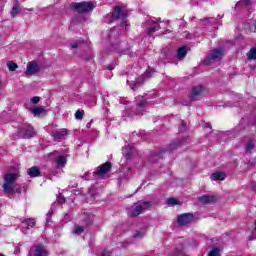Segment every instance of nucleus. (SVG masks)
<instances>
[{
	"mask_svg": "<svg viewBox=\"0 0 256 256\" xmlns=\"http://www.w3.org/2000/svg\"><path fill=\"white\" fill-rule=\"evenodd\" d=\"M187 142V138H183L182 140H176L172 142L168 149H157L150 153L149 161L150 163H157L159 159H163L165 155H169L170 151H175L177 147H183L185 143Z\"/></svg>",
	"mask_w": 256,
	"mask_h": 256,
	"instance_id": "f257e3e1",
	"label": "nucleus"
},
{
	"mask_svg": "<svg viewBox=\"0 0 256 256\" xmlns=\"http://www.w3.org/2000/svg\"><path fill=\"white\" fill-rule=\"evenodd\" d=\"M152 205H153V202L151 201L141 202L140 204L134 207L128 208V215L129 217H139V215H141L143 211H145L146 209H149Z\"/></svg>",
	"mask_w": 256,
	"mask_h": 256,
	"instance_id": "f03ea898",
	"label": "nucleus"
},
{
	"mask_svg": "<svg viewBox=\"0 0 256 256\" xmlns=\"http://www.w3.org/2000/svg\"><path fill=\"white\" fill-rule=\"evenodd\" d=\"M4 183L2 185L4 193L11 191L17 179H19V173H6L3 177Z\"/></svg>",
	"mask_w": 256,
	"mask_h": 256,
	"instance_id": "7ed1b4c3",
	"label": "nucleus"
},
{
	"mask_svg": "<svg viewBox=\"0 0 256 256\" xmlns=\"http://www.w3.org/2000/svg\"><path fill=\"white\" fill-rule=\"evenodd\" d=\"M71 9L76 11V13H89L95 9V4L93 2H80V3H72Z\"/></svg>",
	"mask_w": 256,
	"mask_h": 256,
	"instance_id": "20e7f679",
	"label": "nucleus"
},
{
	"mask_svg": "<svg viewBox=\"0 0 256 256\" xmlns=\"http://www.w3.org/2000/svg\"><path fill=\"white\" fill-rule=\"evenodd\" d=\"M35 135H36L35 129H33V126L29 124L22 126L18 130V137H20V139H31L35 137Z\"/></svg>",
	"mask_w": 256,
	"mask_h": 256,
	"instance_id": "39448f33",
	"label": "nucleus"
},
{
	"mask_svg": "<svg viewBox=\"0 0 256 256\" xmlns=\"http://www.w3.org/2000/svg\"><path fill=\"white\" fill-rule=\"evenodd\" d=\"M193 219H195L193 213H184L177 216V223L180 227H185L190 223H193Z\"/></svg>",
	"mask_w": 256,
	"mask_h": 256,
	"instance_id": "423d86ee",
	"label": "nucleus"
},
{
	"mask_svg": "<svg viewBox=\"0 0 256 256\" xmlns=\"http://www.w3.org/2000/svg\"><path fill=\"white\" fill-rule=\"evenodd\" d=\"M225 53V49L223 47H218L207 56L208 63H211V61H221L223 59V55Z\"/></svg>",
	"mask_w": 256,
	"mask_h": 256,
	"instance_id": "0eeeda50",
	"label": "nucleus"
},
{
	"mask_svg": "<svg viewBox=\"0 0 256 256\" xmlns=\"http://www.w3.org/2000/svg\"><path fill=\"white\" fill-rule=\"evenodd\" d=\"M204 91H205V86H203V84L194 86L189 95L190 101H199V98L201 97Z\"/></svg>",
	"mask_w": 256,
	"mask_h": 256,
	"instance_id": "6e6552de",
	"label": "nucleus"
},
{
	"mask_svg": "<svg viewBox=\"0 0 256 256\" xmlns=\"http://www.w3.org/2000/svg\"><path fill=\"white\" fill-rule=\"evenodd\" d=\"M41 71V67H39V64L35 61L28 62L27 68H26V75H37Z\"/></svg>",
	"mask_w": 256,
	"mask_h": 256,
	"instance_id": "1a4fd4ad",
	"label": "nucleus"
},
{
	"mask_svg": "<svg viewBox=\"0 0 256 256\" xmlns=\"http://www.w3.org/2000/svg\"><path fill=\"white\" fill-rule=\"evenodd\" d=\"M111 162H106L102 165H100L97 168V171L93 172V175H98L99 177H103V175H106V173H109L111 171Z\"/></svg>",
	"mask_w": 256,
	"mask_h": 256,
	"instance_id": "9d476101",
	"label": "nucleus"
},
{
	"mask_svg": "<svg viewBox=\"0 0 256 256\" xmlns=\"http://www.w3.org/2000/svg\"><path fill=\"white\" fill-rule=\"evenodd\" d=\"M92 223H93V219H91V215H90L85 220V225H83V226L75 225L73 233L75 235H81V233H83V231H85V229H87V227H90V225H92Z\"/></svg>",
	"mask_w": 256,
	"mask_h": 256,
	"instance_id": "9b49d317",
	"label": "nucleus"
},
{
	"mask_svg": "<svg viewBox=\"0 0 256 256\" xmlns=\"http://www.w3.org/2000/svg\"><path fill=\"white\" fill-rule=\"evenodd\" d=\"M111 17L112 19H127V11L120 6H116Z\"/></svg>",
	"mask_w": 256,
	"mask_h": 256,
	"instance_id": "f8f14e48",
	"label": "nucleus"
},
{
	"mask_svg": "<svg viewBox=\"0 0 256 256\" xmlns=\"http://www.w3.org/2000/svg\"><path fill=\"white\" fill-rule=\"evenodd\" d=\"M137 102V115H142L143 111H145V106L147 105V99L143 96H138L136 98Z\"/></svg>",
	"mask_w": 256,
	"mask_h": 256,
	"instance_id": "ddd939ff",
	"label": "nucleus"
},
{
	"mask_svg": "<svg viewBox=\"0 0 256 256\" xmlns=\"http://www.w3.org/2000/svg\"><path fill=\"white\" fill-rule=\"evenodd\" d=\"M67 135H69V132L67 131V129H60V130L53 131L51 133V137H53L54 141H61V139H63Z\"/></svg>",
	"mask_w": 256,
	"mask_h": 256,
	"instance_id": "4468645a",
	"label": "nucleus"
},
{
	"mask_svg": "<svg viewBox=\"0 0 256 256\" xmlns=\"http://www.w3.org/2000/svg\"><path fill=\"white\" fill-rule=\"evenodd\" d=\"M167 256H187L185 252V247L183 245L177 246L170 254Z\"/></svg>",
	"mask_w": 256,
	"mask_h": 256,
	"instance_id": "2eb2a0df",
	"label": "nucleus"
},
{
	"mask_svg": "<svg viewBox=\"0 0 256 256\" xmlns=\"http://www.w3.org/2000/svg\"><path fill=\"white\" fill-rule=\"evenodd\" d=\"M47 255H49V252H47V250H45L43 245L38 244V245L35 246L33 256H47Z\"/></svg>",
	"mask_w": 256,
	"mask_h": 256,
	"instance_id": "dca6fc26",
	"label": "nucleus"
},
{
	"mask_svg": "<svg viewBox=\"0 0 256 256\" xmlns=\"http://www.w3.org/2000/svg\"><path fill=\"white\" fill-rule=\"evenodd\" d=\"M32 115L34 117H45V115H47V110L44 107H35L32 109Z\"/></svg>",
	"mask_w": 256,
	"mask_h": 256,
	"instance_id": "f3484780",
	"label": "nucleus"
},
{
	"mask_svg": "<svg viewBox=\"0 0 256 256\" xmlns=\"http://www.w3.org/2000/svg\"><path fill=\"white\" fill-rule=\"evenodd\" d=\"M5 193H27V188L19 184H14L11 190L6 191Z\"/></svg>",
	"mask_w": 256,
	"mask_h": 256,
	"instance_id": "a211bd4d",
	"label": "nucleus"
},
{
	"mask_svg": "<svg viewBox=\"0 0 256 256\" xmlns=\"http://www.w3.org/2000/svg\"><path fill=\"white\" fill-rule=\"evenodd\" d=\"M198 201L202 205H208L209 203H215V196L204 195L198 198Z\"/></svg>",
	"mask_w": 256,
	"mask_h": 256,
	"instance_id": "6ab92c4d",
	"label": "nucleus"
},
{
	"mask_svg": "<svg viewBox=\"0 0 256 256\" xmlns=\"http://www.w3.org/2000/svg\"><path fill=\"white\" fill-rule=\"evenodd\" d=\"M109 37V41L113 44V45H117V39L119 38V35L117 34V28H112L108 34Z\"/></svg>",
	"mask_w": 256,
	"mask_h": 256,
	"instance_id": "aec40b11",
	"label": "nucleus"
},
{
	"mask_svg": "<svg viewBox=\"0 0 256 256\" xmlns=\"http://www.w3.org/2000/svg\"><path fill=\"white\" fill-rule=\"evenodd\" d=\"M29 177H39L41 170L37 166H33L27 170Z\"/></svg>",
	"mask_w": 256,
	"mask_h": 256,
	"instance_id": "412c9836",
	"label": "nucleus"
},
{
	"mask_svg": "<svg viewBox=\"0 0 256 256\" xmlns=\"http://www.w3.org/2000/svg\"><path fill=\"white\" fill-rule=\"evenodd\" d=\"M125 159L129 160L133 157V147L128 145L122 149Z\"/></svg>",
	"mask_w": 256,
	"mask_h": 256,
	"instance_id": "4be33fe9",
	"label": "nucleus"
},
{
	"mask_svg": "<svg viewBox=\"0 0 256 256\" xmlns=\"http://www.w3.org/2000/svg\"><path fill=\"white\" fill-rule=\"evenodd\" d=\"M20 11H21V5L19 4L18 1H16L14 3V6L12 7L11 17H17V15H19Z\"/></svg>",
	"mask_w": 256,
	"mask_h": 256,
	"instance_id": "5701e85b",
	"label": "nucleus"
},
{
	"mask_svg": "<svg viewBox=\"0 0 256 256\" xmlns=\"http://www.w3.org/2000/svg\"><path fill=\"white\" fill-rule=\"evenodd\" d=\"M187 56V46H182L177 51V57L178 59H185Z\"/></svg>",
	"mask_w": 256,
	"mask_h": 256,
	"instance_id": "b1692460",
	"label": "nucleus"
},
{
	"mask_svg": "<svg viewBox=\"0 0 256 256\" xmlns=\"http://www.w3.org/2000/svg\"><path fill=\"white\" fill-rule=\"evenodd\" d=\"M159 29H161V26L154 22L153 25L150 28H148V36L153 37V33L159 31Z\"/></svg>",
	"mask_w": 256,
	"mask_h": 256,
	"instance_id": "393cba45",
	"label": "nucleus"
},
{
	"mask_svg": "<svg viewBox=\"0 0 256 256\" xmlns=\"http://www.w3.org/2000/svg\"><path fill=\"white\" fill-rule=\"evenodd\" d=\"M212 181H223L225 179V173L223 172H216L211 175Z\"/></svg>",
	"mask_w": 256,
	"mask_h": 256,
	"instance_id": "a878e982",
	"label": "nucleus"
},
{
	"mask_svg": "<svg viewBox=\"0 0 256 256\" xmlns=\"http://www.w3.org/2000/svg\"><path fill=\"white\" fill-rule=\"evenodd\" d=\"M143 81H145V79L138 78L136 81L132 82L130 84V88L132 89V91H137V89H139V85H141V83H143Z\"/></svg>",
	"mask_w": 256,
	"mask_h": 256,
	"instance_id": "bb28decb",
	"label": "nucleus"
},
{
	"mask_svg": "<svg viewBox=\"0 0 256 256\" xmlns=\"http://www.w3.org/2000/svg\"><path fill=\"white\" fill-rule=\"evenodd\" d=\"M88 193L91 197H96V195H99V188L97 187V184L92 185L89 188Z\"/></svg>",
	"mask_w": 256,
	"mask_h": 256,
	"instance_id": "cd10ccee",
	"label": "nucleus"
},
{
	"mask_svg": "<svg viewBox=\"0 0 256 256\" xmlns=\"http://www.w3.org/2000/svg\"><path fill=\"white\" fill-rule=\"evenodd\" d=\"M22 223L26 225V229H33L35 227V219H24Z\"/></svg>",
	"mask_w": 256,
	"mask_h": 256,
	"instance_id": "c85d7f7f",
	"label": "nucleus"
},
{
	"mask_svg": "<svg viewBox=\"0 0 256 256\" xmlns=\"http://www.w3.org/2000/svg\"><path fill=\"white\" fill-rule=\"evenodd\" d=\"M245 149L247 153H251L253 149H255V142H253V140H249L245 145Z\"/></svg>",
	"mask_w": 256,
	"mask_h": 256,
	"instance_id": "c756f323",
	"label": "nucleus"
},
{
	"mask_svg": "<svg viewBox=\"0 0 256 256\" xmlns=\"http://www.w3.org/2000/svg\"><path fill=\"white\" fill-rule=\"evenodd\" d=\"M207 256H221V249L219 247H213Z\"/></svg>",
	"mask_w": 256,
	"mask_h": 256,
	"instance_id": "7c9ffc66",
	"label": "nucleus"
},
{
	"mask_svg": "<svg viewBox=\"0 0 256 256\" xmlns=\"http://www.w3.org/2000/svg\"><path fill=\"white\" fill-rule=\"evenodd\" d=\"M56 163H57V165H59V167H63V165H65L67 163V158L65 156H59L56 159Z\"/></svg>",
	"mask_w": 256,
	"mask_h": 256,
	"instance_id": "2f4dec72",
	"label": "nucleus"
},
{
	"mask_svg": "<svg viewBox=\"0 0 256 256\" xmlns=\"http://www.w3.org/2000/svg\"><path fill=\"white\" fill-rule=\"evenodd\" d=\"M7 67L9 69V71H15L16 69L19 68V65H17V63H15V62L8 61L7 62Z\"/></svg>",
	"mask_w": 256,
	"mask_h": 256,
	"instance_id": "473e14b6",
	"label": "nucleus"
},
{
	"mask_svg": "<svg viewBox=\"0 0 256 256\" xmlns=\"http://www.w3.org/2000/svg\"><path fill=\"white\" fill-rule=\"evenodd\" d=\"M187 131V122L185 120H181L180 126H179V132L185 133Z\"/></svg>",
	"mask_w": 256,
	"mask_h": 256,
	"instance_id": "72a5a7b5",
	"label": "nucleus"
},
{
	"mask_svg": "<svg viewBox=\"0 0 256 256\" xmlns=\"http://www.w3.org/2000/svg\"><path fill=\"white\" fill-rule=\"evenodd\" d=\"M236 5H244V7H249V5H251V0H241L240 2H237Z\"/></svg>",
	"mask_w": 256,
	"mask_h": 256,
	"instance_id": "f704fd0d",
	"label": "nucleus"
},
{
	"mask_svg": "<svg viewBox=\"0 0 256 256\" xmlns=\"http://www.w3.org/2000/svg\"><path fill=\"white\" fill-rule=\"evenodd\" d=\"M39 101H41V97H39V96H34L30 99V103H32V105H37V103H39Z\"/></svg>",
	"mask_w": 256,
	"mask_h": 256,
	"instance_id": "c9c22d12",
	"label": "nucleus"
},
{
	"mask_svg": "<svg viewBox=\"0 0 256 256\" xmlns=\"http://www.w3.org/2000/svg\"><path fill=\"white\" fill-rule=\"evenodd\" d=\"M143 237H145V232L137 231V232L134 234V238H135V239H143Z\"/></svg>",
	"mask_w": 256,
	"mask_h": 256,
	"instance_id": "e433bc0d",
	"label": "nucleus"
},
{
	"mask_svg": "<svg viewBox=\"0 0 256 256\" xmlns=\"http://www.w3.org/2000/svg\"><path fill=\"white\" fill-rule=\"evenodd\" d=\"M167 203L168 205H179V201L175 198H168Z\"/></svg>",
	"mask_w": 256,
	"mask_h": 256,
	"instance_id": "4c0bfd02",
	"label": "nucleus"
},
{
	"mask_svg": "<svg viewBox=\"0 0 256 256\" xmlns=\"http://www.w3.org/2000/svg\"><path fill=\"white\" fill-rule=\"evenodd\" d=\"M51 217H53V210H50V211L47 213L46 225H49V223H51Z\"/></svg>",
	"mask_w": 256,
	"mask_h": 256,
	"instance_id": "58836bf2",
	"label": "nucleus"
},
{
	"mask_svg": "<svg viewBox=\"0 0 256 256\" xmlns=\"http://www.w3.org/2000/svg\"><path fill=\"white\" fill-rule=\"evenodd\" d=\"M75 119H78V120L83 119V112L80 110H77L75 113Z\"/></svg>",
	"mask_w": 256,
	"mask_h": 256,
	"instance_id": "ea45409f",
	"label": "nucleus"
},
{
	"mask_svg": "<svg viewBox=\"0 0 256 256\" xmlns=\"http://www.w3.org/2000/svg\"><path fill=\"white\" fill-rule=\"evenodd\" d=\"M57 201L58 203H65V196H63L62 194H59L57 197Z\"/></svg>",
	"mask_w": 256,
	"mask_h": 256,
	"instance_id": "a19ab883",
	"label": "nucleus"
},
{
	"mask_svg": "<svg viewBox=\"0 0 256 256\" xmlns=\"http://www.w3.org/2000/svg\"><path fill=\"white\" fill-rule=\"evenodd\" d=\"M90 175H91V173L86 172V173L82 176V179H84V181H89Z\"/></svg>",
	"mask_w": 256,
	"mask_h": 256,
	"instance_id": "79ce46f5",
	"label": "nucleus"
},
{
	"mask_svg": "<svg viewBox=\"0 0 256 256\" xmlns=\"http://www.w3.org/2000/svg\"><path fill=\"white\" fill-rule=\"evenodd\" d=\"M14 253H15V255H19V253H21V248L19 246H16Z\"/></svg>",
	"mask_w": 256,
	"mask_h": 256,
	"instance_id": "37998d69",
	"label": "nucleus"
},
{
	"mask_svg": "<svg viewBox=\"0 0 256 256\" xmlns=\"http://www.w3.org/2000/svg\"><path fill=\"white\" fill-rule=\"evenodd\" d=\"M102 256H111V251L104 250V251L102 252Z\"/></svg>",
	"mask_w": 256,
	"mask_h": 256,
	"instance_id": "c03bdc74",
	"label": "nucleus"
},
{
	"mask_svg": "<svg viewBox=\"0 0 256 256\" xmlns=\"http://www.w3.org/2000/svg\"><path fill=\"white\" fill-rule=\"evenodd\" d=\"M113 69H115V65L109 64V65L107 66V70H108V71H113Z\"/></svg>",
	"mask_w": 256,
	"mask_h": 256,
	"instance_id": "a18cd8bd",
	"label": "nucleus"
},
{
	"mask_svg": "<svg viewBox=\"0 0 256 256\" xmlns=\"http://www.w3.org/2000/svg\"><path fill=\"white\" fill-rule=\"evenodd\" d=\"M72 49H77L79 47V44L76 42L74 44H71Z\"/></svg>",
	"mask_w": 256,
	"mask_h": 256,
	"instance_id": "49530a36",
	"label": "nucleus"
},
{
	"mask_svg": "<svg viewBox=\"0 0 256 256\" xmlns=\"http://www.w3.org/2000/svg\"><path fill=\"white\" fill-rule=\"evenodd\" d=\"M252 191H255V192H256V182H253V183H252Z\"/></svg>",
	"mask_w": 256,
	"mask_h": 256,
	"instance_id": "de8ad7c7",
	"label": "nucleus"
},
{
	"mask_svg": "<svg viewBox=\"0 0 256 256\" xmlns=\"http://www.w3.org/2000/svg\"><path fill=\"white\" fill-rule=\"evenodd\" d=\"M126 23H127L126 20L122 21L121 24H120V27H125Z\"/></svg>",
	"mask_w": 256,
	"mask_h": 256,
	"instance_id": "09e8293b",
	"label": "nucleus"
},
{
	"mask_svg": "<svg viewBox=\"0 0 256 256\" xmlns=\"http://www.w3.org/2000/svg\"><path fill=\"white\" fill-rule=\"evenodd\" d=\"M210 19H213V18L208 17V18H205V19H204V20H202V21H203V23H205V21H210Z\"/></svg>",
	"mask_w": 256,
	"mask_h": 256,
	"instance_id": "8fccbe9b",
	"label": "nucleus"
},
{
	"mask_svg": "<svg viewBox=\"0 0 256 256\" xmlns=\"http://www.w3.org/2000/svg\"><path fill=\"white\" fill-rule=\"evenodd\" d=\"M76 43L79 45V43H85V40H77Z\"/></svg>",
	"mask_w": 256,
	"mask_h": 256,
	"instance_id": "3c124183",
	"label": "nucleus"
},
{
	"mask_svg": "<svg viewBox=\"0 0 256 256\" xmlns=\"http://www.w3.org/2000/svg\"><path fill=\"white\" fill-rule=\"evenodd\" d=\"M206 127H211V125L210 124H206Z\"/></svg>",
	"mask_w": 256,
	"mask_h": 256,
	"instance_id": "603ef678",
	"label": "nucleus"
},
{
	"mask_svg": "<svg viewBox=\"0 0 256 256\" xmlns=\"http://www.w3.org/2000/svg\"><path fill=\"white\" fill-rule=\"evenodd\" d=\"M87 127H90V125H89V124H87Z\"/></svg>",
	"mask_w": 256,
	"mask_h": 256,
	"instance_id": "864d4df0",
	"label": "nucleus"
},
{
	"mask_svg": "<svg viewBox=\"0 0 256 256\" xmlns=\"http://www.w3.org/2000/svg\"><path fill=\"white\" fill-rule=\"evenodd\" d=\"M218 17H222V16H219V15H218Z\"/></svg>",
	"mask_w": 256,
	"mask_h": 256,
	"instance_id": "5fc2aeb1",
	"label": "nucleus"
}]
</instances>
